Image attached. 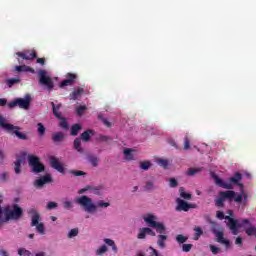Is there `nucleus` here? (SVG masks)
Masks as SVG:
<instances>
[{"label":"nucleus","mask_w":256,"mask_h":256,"mask_svg":"<svg viewBox=\"0 0 256 256\" xmlns=\"http://www.w3.org/2000/svg\"><path fill=\"white\" fill-rule=\"evenodd\" d=\"M20 217H23V208L19 207L18 204H14L13 209L7 206L4 209V214L3 208L0 206V227L3 225V223H7V221H19Z\"/></svg>","instance_id":"1"},{"label":"nucleus","mask_w":256,"mask_h":256,"mask_svg":"<svg viewBox=\"0 0 256 256\" xmlns=\"http://www.w3.org/2000/svg\"><path fill=\"white\" fill-rule=\"evenodd\" d=\"M75 203L80 205V207H83L86 213H95V211H97V207L107 208L111 205L109 202L104 201H98L97 205H95V203H93V199L89 198L87 195H82L76 198Z\"/></svg>","instance_id":"2"},{"label":"nucleus","mask_w":256,"mask_h":256,"mask_svg":"<svg viewBox=\"0 0 256 256\" xmlns=\"http://www.w3.org/2000/svg\"><path fill=\"white\" fill-rule=\"evenodd\" d=\"M217 219H220V221H223V219H226L228 222L226 223L228 229L232 232V235H239V229L243 227L244 224L249 225V219H242L241 223H239V220L234 219L231 216H225V213L223 211H217L216 212Z\"/></svg>","instance_id":"3"},{"label":"nucleus","mask_w":256,"mask_h":256,"mask_svg":"<svg viewBox=\"0 0 256 256\" xmlns=\"http://www.w3.org/2000/svg\"><path fill=\"white\" fill-rule=\"evenodd\" d=\"M211 177L214 179L215 184L222 189H233V185H238L243 189V184L239 183L243 179V175L240 172H235L233 177L228 179V183L219 178L214 172L211 173Z\"/></svg>","instance_id":"4"},{"label":"nucleus","mask_w":256,"mask_h":256,"mask_svg":"<svg viewBox=\"0 0 256 256\" xmlns=\"http://www.w3.org/2000/svg\"><path fill=\"white\" fill-rule=\"evenodd\" d=\"M0 126L7 131V133H13L18 137V139H21L22 141H27L29 137H27V134L20 132L21 127L15 126L10 123L5 122V118L0 115Z\"/></svg>","instance_id":"5"},{"label":"nucleus","mask_w":256,"mask_h":256,"mask_svg":"<svg viewBox=\"0 0 256 256\" xmlns=\"http://www.w3.org/2000/svg\"><path fill=\"white\" fill-rule=\"evenodd\" d=\"M28 214L32 215L31 216V223H30L31 227H36V231L40 235H45V224H43V222L39 223V219H41V215L39 214L37 209L30 208L28 210Z\"/></svg>","instance_id":"6"},{"label":"nucleus","mask_w":256,"mask_h":256,"mask_svg":"<svg viewBox=\"0 0 256 256\" xmlns=\"http://www.w3.org/2000/svg\"><path fill=\"white\" fill-rule=\"evenodd\" d=\"M218 195H220L224 201H235V203H242L243 198L247 199V194H245V192H242V194H237L233 190L220 191Z\"/></svg>","instance_id":"7"},{"label":"nucleus","mask_w":256,"mask_h":256,"mask_svg":"<svg viewBox=\"0 0 256 256\" xmlns=\"http://www.w3.org/2000/svg\"><path fill=\"white\" fill-rule=\"evenodd\" d=\"M91 135H95V132L93 130H86L80 135V138L74 140V149H76L78 153H83L81 140L84 141V143H89V141H91Z\"/></svg>","instance_id":"8"},{"label":"nucleus","mask_w":256,"mask_h":256,"mask_svg":"<svg viewBox=\"0 0 256 256\" xmlns=\"http://www.w3.org/2000/svg\"><path fill=\"white\" fill-rule=\"evenodd\" d=\"M157 219V216L153 214H149L147 217L144 218L145 223L148 224L149 227H152L153 229H156L160 235H163L165 233L166 228L165 225L161 222L155 221Z\"/></svg>","instance_id":"9"},{"label":"nucleus","mask_w":256,"mask_h":256,"mask_svg":"<svg viewBox=\"0 0 256 256\" xmlns=\"http://www.w3.org/2000/svg\"><path fill=\"white\" fill-rule=\"evenodd\" d=\"M31 105V95L26 94L24 98H17L12 102L8 103V107L13 109V107H20V109H29Z\"/></svg>","instance_id":"10"},{"label":"nucleus","mask_w":256,"mask_h":256,"mask_svg":"<svg viewBox=\"0 0 256 256\" xmlns=\"http://www.w3.org/2000/svg\"><path fill=\"white\" fill-rule=\"evenodd\" d=\"M28 164L32 168V173H43L45 171V165L41 163L39 157L35 155L28 156Z\"/></svg>","instance_id":"11"},{"label":"nucleus","mask_w":256,"mask_h":256,"mask_svg":"<svg viewBox=\"0 0 256 256\" xmlns=\"http://www.w3.org/2000/svg\"><path fill=\"white\" fill-rule=\"evenodd\" d=\"M38 75L40 85H45L48 91H53L55 84H53V80L51 79V77L47 76V71L39 70Z\"/></svg>","instance_id":"12"},{"label":"nucleus","mask_w":256,"mask_h":256,"mask_svg":"<svg viewBox=\"0 0 256 256\" xmlns=\"http://www.w3.org/2000/svg\"><path fill=\"white\" fill-rule=\"evenodd\" d=\"M51 106H52V111H53V115L57 118L60 119V127L62 129H69V123L67 122V120L65 118H63L61 116V113H59V109H61V104H58L57 106L55 105V102H51Z\"/></svg>","instance_id":"13"},{"label":"nucleus","mask_w":256,"mask_h":256,"mask_svg":"<svg viewBox=\"0 0 256 256\" xmlns=\"http://www.w3.org/2000/svg\"><path fill=\"white\" fill-rule=\"evenodd\" d=\"M176 211H189V209H195L196 205L195 204H189L185 200L181 198L176 199Z\"/></svg>","instance_id":"14"},{"label":"nucleus","mask_w":256,"mask_h":256,"mask_svg":"<svg viewBox=\"0 0 256 256\" xmlns=\"http://www.w3.org/2000/svg\"><path fill=\"white\" fill-rule=\"evenodd\" d=\"M50 165L52 169H55L56 171H58V173H62V175H65V167L63 166L61 161H59V158L55 156L50 157Z\"/></svg>","instance_id":"15"},{"label":"nucleus","mask_w":256,"mask_h":256,"mask_svg":"<svg viewBox=\"0 0 256 256\" xmlns=\"http://www.w3.org/2000/svg\"><path fill=\"white\" fill-rule=\"evenodd\" d=\"M52 182H53V178L51 177V174H46L34 181V187L41 189L42 187H44V185H47V183H52Z\"/></svg>","instance_id":"16"},{"label":"nucleus","mask_w":256,"mask_h":256,"mask_svg":"<svg viewBox=\"0 0 256 256\" xmlns=\"http://www.w3.org/2000/svg\"><path fill=\"white\" fill-rule=\"evenodd\" d=\"M18 57L21 59H25L26 61H31L33 59H37V52L35 50H28L26 52H18L16 53Z\"/></svg>","instance_id":"17"},{"label":"nucleus","mask_w":256,"mask_h":256,"mask_svg":"<svg viewBox=\"0 0 256 256\" xmlns=\"http://www.w3.org/2000/svg\"><path fill=\"white\" fill-rule=\"evenodd\" d=\"M75 79H77V74L68 73L66 75V79L60 83V87L63 88L69 87V85H73V83H75Z\"/></svg>","instance_id":"18"},{"label":"nucleus","mask_w":256,"mask_h":256,"mask_svg":"<svg viewBox=\"0 0 256 256\" xmlns=\"http://www.w3.org/2000/svg\"><path fill=\"white\" fill-rule=\"evenodd\" d=\"M84 93H85V89L78 87L74 89L72 93H70L69 99L72 101H76V99H79L80 97H82Z\"/></svg>","instance_id":"19"},{"label":"nucleus","mask_w":256,"mask_h":256,"mask_svg":"<svg viewBox=\"0 0 256 256\" xmlns=\"http://www.w3.org/2000/svg\"><path fill=\"white\" fill-rule=\"evenodd\" d=\"M147 235H151V237H155V231H153V229L145 227V228H141L140 232L138 234V239H145V237Z\"/></svg>","instance_id":"20"},{"label":"nucleus","mask_w":256,"mask_h":256,"mask_svg":"<svg viewBox=\"0 0 256 256\" xmlns=\"http://www.w3.org/2000/svg\"><path fill=\"white\" fill-rule=\"evenodd\" d=\"M14 71L16 73H35V70L27 65L15 66Z\"/></svg>","instance_id":"21"},{"label":"nucleus","mask_w":256,"mask_h":256,"mask_svg":"<svg viewBox=\"0 0 256 256\" xmlns=\"http://www.w3.org/2000/svg\"><path fill=\"white\" fill-rule=\"evenodd\" d=\"M242 227L245 229V233H246V235H248V237H251L252 235H255L256 227L251 226V221H249V224H243Z\"/></svg>","instance_id":"22"},{"label":"nucleus","mask_w":256,"mask_h":256,"mask_svg":"<svg viewBox=\"0 0 256 256\" xmlns=\"http://www.w3.org/2000/svg\"><path fill=\"white\" fill-rule=\"evenodd\" d=\"M82 129L83 126H81V124H74L71 127L70 135H72V137H77V135H79V131H81Z\"/></svg>","instance_id":"23"},{"label":"nucleus","mask_w":256,"mask_h":256,"mask_svg":"<svg viewBox=\"0 0 256 256\" xmlns=\"http://www.w3.org/2000/svg\"><path fill=\"white\" fill-rule=\"evenodd\" d=\"M63 139H65V134H63V132H55L52 135V141L54 143H61V141H63Z\"/></svg>","instance_id":"24"},{"label":"nucleus","mask_w":256,"mask_h":256,"mask_svg":"<svg viewBox=\"0 0 256 256\" xmlns=\"http://www.w3.org/2000/svg\"><path fill=\"white\" fill-rule=\"evenodd\" d=\"M165 241H167V235H158L157 245L160 249H165Z\"/></svg>","instance_id":"25"},{"label":"nucleus","mask_w":256,"mask_h":256,"mask_svg":"<svg viewBox=\"0 0 256 256\" xmlns=\"http://www.w3.org/2000/svg\"><path fill=\"white\" fill-rule=\"evenodd\" d=\"M220 231H223V227H221L219 225V223L217 222H211V233H213V235L219 233Z\"/></svg>","instance_id":"26"},{"label":"nucleus","mask_w":256,"mask_h":256,"mask_svg":"<svg viewBox=\"0 0 256 256\" xmlns=\"http://www.w3.org/2000/svg\"><path fill=\"white\" fill-rule=\"evenodd\" d=\"M23 163V159L17 158L16 161L14 162V171L16 175H19L21 173V164Z\"/></svg>","instance_id":"27"},{"label":"nucleus","mask_w":256,"mask_h":256,"mask_svg":"<svg viewBox=\"0 0 256 256\" xmlns=\"http://www.w3.org/2000/svg\"><path fill=\"white\" fill-rule=\"evenodd\" d=\"M104 243H106V245H108L109 247H112V251L114 253H117V251H119V249L117 248V245L115 244V241H113L109 238H105Z\"/></svg>","instance_id":"28"},{"label":"nucleus","mask_w":256,"mask_h":256,"mask_svg":"<svg viewBox=\"0 0 256 256\" xmlns=\"http://www.w3.org/2000/svg\"><path fill=\"white\" fill-rule=\"evenodd\" d=\"M18 83H21L20 78H9L6 80V85L8 87H13V85H17Z\"/></svg>","instance_id":"29"},{"label":"nucleus","mask_w":256,"mask_h":256,"mask_svg":"<svg viewBox=\"0 0 256 256\" xmlns=\"http://www.w3.org/2000/svg\"><path fill=\"white\" fill-rule=\"evenodd\" d=\"M124 156L127 161H133V149H124Z\"/></svg>","instance_id":"30"},{"label":"nucleus","mask_w":256,"mask_h":256,"mask_svg":"<svg viewBox=\"0 0 256 256\" xmlns=\"http://www.w3.org/2000/svg\"><path fill=\"white\" fill-rule=\"evenodd\" d=\"M195 235H194V241H199L201 238V235H203V229L199 226L194 228Z\"/></svg>","instance_id":"31"},{"label":"nucleus","mask_w":256,"mask_h":256,"mask_svg":"<svg viewBox=\"0 0 256 256\" xmlns=\"http://www.w3.org/2000/svg\"><path fill=\"white\" fill-rule=\"evenodd\" d=\"M188 240H189V237L184 236L183 234H178L176 236V241L177 243H179V245H183V243H187Z\"/></svg>","instance_id":"32"},{"label":"nucleus","mask_w":256,"mask_h":256,"mask_svg":"<svg viewBox=\"0 0 256 256\" xmlns=\"http://www.w3.org/2000/svg\"><path fill=\"white\" fill-rule=\"evenodd\" d=\"M88 161L91 163L92 167H97V165H99V158H97V156L89 155Z\"/></svg>","instance_id":"33"},{"label":"nucleus","mask_w":256,"mask_h":256,"mask_svg":"<svg viewBox=\"0 0 256 256\" xmlns=\"http://www.w3.org/2000/svg\"><path fill=\"white\" fill-rule=\"evenodd\" d=\"M179 192L182 199H186L187 201L191 200V194L185 192V188L180 187Z\"/></svg>","instance_id":"34"},{"label":"nucleus","mask_w":256,"mask_h":256,"mask_svg":"<svg viewBox=\"0 0 256 256\" xmlns=\"http://www.w3.org/2000/svg\"><path fill=\"white\" fill-rule=\"evenodd\" d=\"M201 171V168H190L186 172V175H188L189 177H193V175H197V173H201Z\"/></svg>","instance_id":"35"},{"label":"nucleus","mask_w":256,"mask_h":256,"mask_svg":"<svg viewBox=\"0 0 256 256\" xmlns=\"http://www.w3.org/2000/svg\"><path fill=\"white\" fill-rule=\"evenodd\" d=\"M79 235V228H73L68 232V239H73V237H77Z\"/></svg>","instance_id":"36"},{"label":"nucleus","mask_w":256,"mask_h":256,"mask_svg":"<svg viewBox=\"0 0 256 256\" xmlns=\"http://www.w3.org/2000/svg\"><path fill=\"white\" fill-rule=\"evenodd\" d=\"M216 237V241L218 243H222V241L225 239L224 235L225 233L223 232V230H220L219 232H217L216 234H214Z\"/></svg>","instance_id":"37"},{"label":"nucleus","mask_w":256,"mask_h":256,"mask_svg":"<svg viewBox=\"0 0 256 256\" xmlns=\"http://www.w3.org/2000/svg\"><path fill=\"white\" fill-rule=\"evenodd\" d=\"M70 174L74 175L75 177H85V175H87V173L81 170H70Z\"/></svg>","instance_id":"38"},{"label":"nucleus","mask_w":256,"mask_h":256,"mask_svg":"<svg viewBox=\"0 0 256 256\" xmlns=\"http://www.w3.org/2000/svg\"><path fill=\"white\" fill-rule=\"evenodd\" d=\"M215 205H216V207H221V208H223V207H225V200H224L221 196H219V197L215 200Z\"/></svg>","instance_id":"39"},{"label":"nucleus","mask_w":256,"mask_h":256,"mask_svg":"<svg viewBox=\"0 0 256 256\" xmlns=\"http://www.w3.org/2000/svg\"><path fill=\"white\" fill-rule=\"evenodd\" d=\"M18 255H20V256H31V251H29L25 248H20V249H18Z\"/></svg>","instance_id":"40"},{"label":"nucleus","mask_w":256,"mask_h":256,"mask_svg":"<svg viewBox=\"0 0 256 256\" xmlns=\"http://www.w3.org/2000/svg\"><path fill=\"white\" fill-rule=\"evenodd\" d=\"M149 167H151V162L144 161L140 163V168L143 169V171L149 170Z\"/></svg>","instance_id":"41"},{"label":"nucleus","mask_w":256,"mask_h":256,"mask_svg":"<svg viewBox=\"0 0 256 256\" xmlns=\"http://www.w3.org/2000/svg\"><path fill=\"white\" fill-rule=\"evenodd\" d=\"M85 111H87V106H78L76 108V113H77V115H79V117H81V115H83V113H85Z\"/></svg>","instance_id":"42"},{"label":"nucleus","mask_w":256,"mask_h":256,"mask_svg":"<svg viewBox=\"0 0 256 256\" xmlns=\"http://www.w3.org/2000/svg\"><path fill=\"white\" fill-rule=\"evenodd\" d=\"M158 165L164 169H167V167H169V161L165 159H158Z\"/></svg>","instance_id":"43"},{"label":"nucleus","mask_w":256,"mask_h":256,"mask_svg":"<svg viewBox=\"0 0 256 256\" xmlns=\"http://www.w3.org/2000/svg\"><path fill=\"white\" fill-rule=\"evenodd\" d=\"M191 249H193V244H183L182 245V251L184 253H189V251H191Z\"/></svg>","instance_id":"44"},{"label":"nucleus","mask_w":256,"mask_h":256,"mask_svg":"<svg viewBox=\"0 0 256 256\" xmlns=\"http://www.w3.org/2000/svg\"><path fill=\"white\" fill-rule=\"evenodd\" d=\"M38 133L40 137H43V135H45V126L42 123H38Z\"/></svg>","instance_id":"45"},{"label":"nucleus","mask_w":256,"mask_h":256,"mask_svg":"<svg viewBox=\"0 0 256 256\" xmlns=\"http://www.w3.org/2000/svg\"><path fill=\"white\" fill-rule=\"evenodd\" d=\"M191 141L189 140V136L184 137V149L185 151L190 149Z\"/></svg>","instance_id":"46"},{"label":"nucleus","mask_w":256,"mask_h":256,"mask_svg":"<svg viewBox=\"0 0 256 256\" xmlns=\"http://www.w3.org/2000/svg\"><path fill=\"white\" fill-rule=\"evenodd\" d=\"M103 253H107V246L102 245L97 251L96 255H103Z\"/></svg>","instance_id":"47"},{"label":"nucleus","mask_w":256,"mask_h":256,"mask_svg":"<svg viewBox=\"0 0 256 256\" xmlns=\"http://www.w3.org/2000/svg\"><path fill=\"white\" fill-rule=\"evenodd\" d=\"M58 204L56 202H48L47 204V209L49 211L53 210V209H57Z\"/></svg>","instance_id":"48"},{"label":"nucleus","mask_w":256,"mask_h":256,"mask_svg":"<svg viewBox=\"0 0 256 256\" xmlns=\"http://www.w3.org/2000/svg\"><path fill=\"white\" fill-rule=\"evenodd\" d=\"M210 251H212L213 255H217L219 254V251H221V249H219V247L215 245H210Z\"/></svg>","instance_id":"49"},{"label":"nucleus","mask_w":256,"mask_h":256,"mask_svg":"<svg viewBox=\"0 0 256 256\" xmlns=\"http://www.w3.org/2000/svg\"><path fill=\"white\" fill-rule=\"evenodd\" d=\"M153 188H154L153 182H151V181L146 182V186H145L146 191H151V190H153Z\"/></svg>","instance_id":"50"},{"label":"nucleus","mask_w":256,"mask_h":256,"mask_svg":"<svg viewBox=\"0 0 256 256\" xmlns=\"http://www.w3.org/2000/svg\"><path fill=\"white\" fill-rule=\"evenodd\" d=\"M222 245H225V248L226 249H229V247H231V241L230 240H227V239H223L222 242H220Z\"/></svg>","instance_id":"51"},{"label":"nucleus","mask_w":256,"mask_h":256,"mask_svg":"<svg viewBox=\"0 0 256 256\" xmlns=\"http://www.w3.org/2000/svg\"><path fill=\"white\" fill-rule=\"evenodd\" d=\"M177 185H179L177 180L175 178H171L170 179V187L175 188V187H177Z\"/></svg>","instance_id":"52"},{"label":"nucleus","mask_w":256,"mask_h":256,"mask_svg":"<svg viewBox=\"0 0 256 256\" xmlns=\"http://www.w3.org/2000/svg\"><path fill=\"white\" fill-rule=\"evenodd\" d=\"M63 207L64 209H71V207H73V204L70 201H65L63 203Z\"/></svg>","instance_id":"53"},{"label":"nucleus","mask_w":256,"mask_h":256,"mask_svg":"<svg viewBox=\"0 0 256 256\" xmlns=\"http://www.w3.org/2000/svg\"><path fill=\"white\" fill-rule=\"evenodd\" d=\"M0 181H1V183H5V181H7V172H3L0 175Z\"/></svg>","instance_id":"54"},{"label":"nucleus","mask_w":256,"mask_h":256,"mask_svg":"<svg viewBox=\"0 0 256 256\" xmlns=\"http://www.w3.org/2000/svg\"><path fill=\"white\" fill-rule=\"evenodd\" d=\"M90 189H91L90 186H87V187H85V188H82V189H80V190L78 191V194H79V195H83V193H85L86 191H89Z\"/></svg>","instance_id":"55"},{"label":"nucleus","mask_w":256,"mask_h":256,"mask_svg":"<svg viewBox=\"0 0 256 256\" xmlns=\"http://www.w3.org/2000/svg\"><path fill=\"white\" fill-rule=\"evenodd\" d=\"M235 245H243V238H241V236L236 238Z\"/></svg>","instance_id":"56"},{"label":"nucleus","mask_w":256,"mask_h":256,"mask_svg":"<svg viewBox=\"0 0 256 256\" xmlns=\"http://www.w3.org/2000/svg\"><path fill=\"white\" fill-rule=\"evenodd\" d=\"M7 105V99L6 98H0V107H5Z\"/></svg>","instance_id":"57"},{"label":"nucleus","mask_w":256,"mask_h":256,"mask_svg":"<svg viewBox=\"0 0 256 256\" xmlns=\"http://www.w3.org/2000/svg\"><path fill=\"white\" fill-rule=\"evenodd\" d=\"M102 123H104L106 125V127H111V122H109V120H107V118H102Z\"/></svg>","instance_id":"58"},{"label":"nucleus","mask_w":256,"mask_h":256,"mask_svg":"<svg viewBox=\"0 0 256 256\" xmlns=\"http://www.w3.org/2000/svg\"><path fill=\"white\" fill-rule=\"evenodd\" d=\"M36 63H39L40 65H45V58H38L37 60H36Z\"/></svg>","instance_id":"59"},{"label":"nucleus","mask_w":256,"mask_h":256,"mask_svg":"<svg viewBox=\"0 0 256 256\" xmlns=\"http://www.w3.org/2000/svg\"><path fill=\"white\" fill-rule=\"evenodd\" d=\"M109 136L102 135L100 136V141H109Z\"/></svg>","instance_id":"60"},{"label":"nucleus","mask_w":256,"mask_h":256,"mask_svg":"<svg viewBox=\"0 0 256 256\" xmlns=\"http://www.w3.org/2000/svg\"><path fill=\"white\" fill-rule=\"evenodd\" d=\"M150 249L152 250L153 255L161 256V255H159V252L156 249H154L153 247H150Z\"/></svg>","instance_id":"61"},{"label":"nucleus","mask_w":256,"mask_h":256,"mask_svg":"<svg viewBox=\"0 0 256 256\" xmlns=\"http://www.w3.org/2000/svg\"><path fill=\"white\" fill-rule=\"evenodd\" d=\"M94 195H101V192L99 191V188H92Z\"/></svg>","instance_id":"62"},{"label":"nucleus","mask_w":256,"mask_h":256,"mask_svg":"<svg viewBox=\"0 0 256 256\" xmlns=\"http://www.w3.org/2000/svg\"><path fill=\"white\" fill-rule=\"evenodd\" d=\"M169 143L172 147H175V149H177V143L175 142V140H169Z\"/></svg>","instance_id":"63"},{"label":"nucleus","mask_w":256,"mask_h":256,"mask_svg":"<svg viewBox=\"0 0 256 256\" xmlns=\"http://www.w3.org/2000/svg\"><path fill=\"white\" fill-rule=\"evenodd\" d=\"M0 255H2V256H9V254L5 250H1L0 251Z\"/></svg>","instance_id":"64"}]
</instances>
